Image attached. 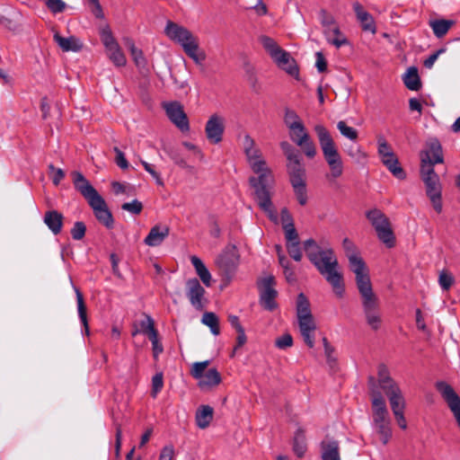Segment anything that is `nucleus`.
Segmentation results:
<instances>
[{
  "label": "nucleus",
  "instance_id": "nucleus-12",
  "mask_svg": "<svg viewBox=\"0 0 460 460\" xmlns=\"http://www.w3.org/2000/svg\"><path fill=\"white\" fill-rule=\"evenodd\" d=\"M342 244L345 254L349 260V269L356 276V284L360 283V281L370 280L367 265L359 256L358 251L353 242L345 238Z\"/></svg>",
  "mask_w": 460,
  "mask_h": 460
},
{
  "label": "nucleus",
  "instance_id": "nucleus-51",
  "mask_svg": "<svg viewBox=\"0 0 460 460\" xmlns=\"http://www.w3.org/2000/svg\"><path fill=\"white\" fill-rule=\"evenodd\" d=\"M85 233L86 226L82 221L75 222L71 229L72 238L76 241L82 240L84 237Z\"/></svg>",
  "mask_w": 460,
  "mask_h": 460
},
{
  "label": "nucleus",
  "instance_id": "nucleus-56",
  "mask_svg": "<svg viewBox=\"0 0 460 460\" xmlns=\"http://www.w3.org/2000/svg\"><path fill=\"white\" fill-rule=\"evenodd\" d=\"M121 208L134 215H138L143 209V204L137 199H134L131 202L122 204Z\"/></svg>",
  "mask_w": 460,
  "mask_h": 460
},
{
  "label": "nucleus",
  "instance_id": "nucleus-22",
  "mask_svg": "<svg viewBox=\"0 0 460 460\" xmlns=\"http://www.w3.org/2000/svg\"><path fill=\"white\" fill-rule=\"evenodd\" d=\"M125 42L127 47L130 50L134 63L137 67L139 73L144 75H147L150 73V71L147 66V60L145 58L143 51L135 46V43L132 40L126 39Z\"/></svg>",
  "mask_w": 460,
  "mask_h": 460
},
{
  "label": "nucleus",
  "instance_id": "nucleus-10",
  "mask_svg": "<svg viewBox=\"0 0 460 460\" xmlns=\"http://www.w3.org/2000/svg\"><path fill=\"white\" fill-rule=\"evenodd\" d=\"M280 148L287 158V172L290 183L305 182V169L301 163L299 152L288 141H282Z\"/></svg>",
  "mask_w": 460,
  "mask_h": 460
},
{
  "label": "nucleus",
  "instance_id": "nucleus-46",
  "mask_svg": "<svg viewBox=\"0 0 460 460\" xmlns=\"http://www.w3.org/2000/svg\"><path fill=\"white\" fill-rule=\"evenodd\" d=\"M337 128L340 130L341 134L352 141H355L358 139V131L352 127H349L346 124L345 121L341 120L337 123Z\"/></svg>",
  "mask_w": 460,
  "mask_h": 460
},
{
  "label": "nucleus",
  "instance_id": "nucleus-37",
  "mask_svg": "<svg viewBox=\"0 0 460 460\" xmlns=\"http://www.w3.org/2000/svg\"><path fill=\"white\" fill-rule=\"evenodd\" d=\"M106 49L108 52L109 58L113 62L115 66H124L126 65V57L121 51L119 44H116L114 47H110Z\"/></svg>",
  "mask_w": 460,
  "mask_h": 460
},
{
  "label": "nucleus",
  "instance_id": "nucleus-61",
  "mask_svg": "<svg viewBox=\"0 0 460 460\" xmlns=\"http://www.w3.org/2000/svg\"><path fill=\"white\" fill-rule=\"evenodd\" d=\"M114 152L116 153L115 162L119 167L125 170L128 168V163L125 157V155L122 151H120L118 147H114Z\"/></svg>",
  "mask_w": 460,
  "mask_h": 460
},
{
  "label": "nucleus",
  "instance_id": "nucleus-13",
  "mask_svg": "<svg viewBox=\"0 0 460 460\" xmlns=\"http://www.w3.org/2000/svg\"><path fill=\"white\" fill-rule=\"evenodd\" d=\"M367 385L372 398L374 425L389 420V413L385 400L383 397L381 391H379L376 386V378L372 376H369Z\"/></svg>",
  "mask_w": 460,
  "mask_h": 460
},
{
  "label": "nucleus",
  "instance_id": "nucleus-27",
  "mask_svg": "<svg viewBox=\"0 0 460 460\" xmlns=\"http://www.w3.org/2000/svg\"><path fill=\"white\" fill-rule=\"evenodd\" d=\"M54 40L58 43L63 51H74L77 52L83 49V43L75 36L65 38L60 36L58 33L54 34Z\"/></svg>",
  "mask_w": 460,
  "mask_h": 460
},
{
  "label": "nucleus",
  "instance_id": "nucleus-58",
  "mask_svg": "<svg viewBox=\"0 0 460 460\" xmlns=\"http://www.w3.org/2000/svg\"><path fill=\"white\" fill-rule=\"evenodd\" d=\"M275 345L280 349L290 348L293 345V338L289 333H285L276 340Z\"/></svg>",
  "mask_w": 460,
  "mask_h": 460
},
{
  "label": "nucleus",
  "instance_id": "nucleus-5",
  "mask_svg": "<svg viewBox=\"0 0 460 460\" xmlns=\"http://www.w3.org/2000/svg\"><path fill=\"white\" fill-rule=\"evenodd\" d=\"M71 177L75 189L87 200L97 220L108 229H111L114 219L103 198L82 172L74 171Z\"/></svg>",
  "mask_w": 460,
  "mask_h": 460
},
{
  "label": "nucleus",
  "instance_id": "nucleus-48",
  "mask_svg": "<svg viewBox=\"0 0 460 460\" xmlns=\"http://www.w3.org/2000/svg\"><path fill=\"white\" fill-rule=\"evenodd\" d=\"M209 360L195 362L192 364L190 374L195 379H200L204 376L206 368L209 366Z\"/></svg>",
  "mask_w": 460,
  "mask_h": 460
},
{
  "label": "nucleus",
  "instance_id": "nucleus-6",
  "mask_svg": "<svg viewBox=\"0 0 460 460\" xmlns=\"http://www.w3.org/2000/svg\"><path fill=\"white\" fill-rule=\"evenodd\" d=\"M164 33L171 40L179 44L184 53L191 58L195 64L202 65L206 60L207 55L205 51L199 48V38L186 27L168 21Z\"/></svg>",
  "mask_w": 460,
  "mask_h": 460
},
{
  "label": "nucleus",
  "instance_id": "nucleus-63",
  "mask_svg": "<svg viewBox=\"0 0 460 460\" xmlns=\"http://www.w3.org/2000/svg\"><path fill=\"white\" fill-rule=\"evenodd\" d=\"M174 454L173 446H165L162 448L158 460H172Z\"/></svg>",
  "mask_w": 460,
  "mask_h": 460
},
{
  "label": "nucleus",
  "instance_id": "nucleus-3",
  "mask_svg": "<svg viewBox=\"0 0 460 460\" xmlns=\"http://www.w3.org/2000/svg\"><path fill=\"white\" fill-rule=\"evenodd\" d=\"M304 249L309 261L332 286L334 294L340 298L343 297V275L339 270V262L333 251L321 248L312 238L304 242Z\"/></svg>",
  "mask_w": 460,
  "mask_h": 460
},
{
  "label": "nucleus",
  "instance_id": "nucleus-23",
  "mask_svg": "<svg viewBox=\"0 0 460 460\" xmlns=\"http://www.w3.org/2000/svg\"><path fill=\"white\" fill-rule=\"evenodd\" d=\"M353 10L356 13L357 19L359 21L361 24L362 30L375 33L376 28L374 19L372 15L364 9L362 4H359L358 2H355L353 4Z\"/></svg>",
  "mask_w": 460,
  "mask_h": 460
},
{
  "label": "nucleus",
  "instance_id": "nucleus-14",
  "mask_svg": "<svg viewBox=\"0 0 460 460\" xmlns=\"http://www.w3.org/2000/svg\"><path fill=\"white\" fill-rule=\"evenodd\" d=\"M239 253L234 244H228L223 252L217 258L216 263L219 268L221 274L230 280L234 274L239 264Z\"/></svg>",
  "mask_w": 460,
  "mask_h": 460
},
{
  "label": "nucleus",
  "instance_id": "nucleus-52",
  "mask_svg": "<svg viewBox=\"0 0 460 460\" xmlns=\"http://www.w3.org/2000/svg\"><path fill=\"white\" fill-rule=\"evenodd\" d=\"M332 32L335 35V38L332 40L328 39V41L334 45L337 49L349 43L347 38L341 32L338 26L333 27Z\"/></svg>",
  "mask_w": 460,
  "mask_h": 460
},
{
  "label": "nucleus",
  "instance_id": "nucleus-41",
  "mask_svg": "<svg viewBox=\"0 0 460 460\" xmlns=\"http://www.w3.org/2000/svg\"><path fill=\"white\" fill-rule=\"evenodd\" d=\"M260 42L265 49V50L270 54L271 58L275 57L277 52L280 51L282 49L279 47L277 42L270 37L262 35L260 37Z\"/></svg>",
  "mask_w": 460,
  "mask_h": 460
},
{
  "label": "nucleus",
  "instance_id": "nucleus-31",
  "mask_svg": "<svg viewBox=\"0 0 460 460\" xmlns=\"http://www.w3.org/2000/svg\"><path fill=\"white\" fill-rule=\"evenodd\" d=\"M191 264L193 265L196 273L199 277L200 280L206 287L211 286V274L203 263V261L197 257L196 255H193L190 257Z\"/></svg>",
  "mask_w": 460,
  "mask_h": 460
},
{
  "label": "nucleus",
  "instance_id": "nucleus-20",
  "mask_svg": "<svg viewBox=\"0 0 460 460\" xmlns=\"http://www.w3.org/2000/svg\"><path fill=\"white\" fill-rule=\"evenodd\" d=\"M298 320L299 329L305 344L310 348L314 346V331L316 324L314 323L313 315L307 317H300Z\"/></svg>",
  "mask_w": 460,
  "mask_h": 460
},
{
  "label": "nucleus",
  "instance_id": "nucleus-19",
  "mask_svg": "<svg viewBox=\"0 0 460 460\" xmlns=\"http://www.w3.org/2000/svg\"><path fill=\"white\" fill-rule=\"evenodd\" d=\"M186 295L190 300V305L198 310H202L204 307L202 298L206 291L200 285L199 279L196 278L188 279L186 282Z\"/></svg>",
  "mask_w": 460,
  "mask_h": 460
},
{
  "label": "nucleus",
  "instance_id": "nucleus-15",
  "mask_svg": "<svg viewBox=\"0 0 460 460\" xmlns=\"http://www.w3.org/2000/svg\"><path fill=\"white\" fill-rule=\"evenodd\" d=\"M425 146L420 154V168H434L435 164L444 163L443 148L438 138H429Z\"/></svg>",
  "mask_w": 460,
  "mask_h": 460
},
{
  "label": "nucleus",
  "instance_id": "nucleus-17",
  "mask_svg": "<svg viewBox=\"0 0 460 460\" xmlns=\"http://www.w3.org/2000/svg\"><path fill=\"white\" fill-rule=\"evenodd\" d=\"M166 115L170 120L182 132L189 131L190 125L182 105L178 102H172L164 105Z\"/></svg>",
  "mask_w": 460,
  "mask_h": 460
},
{
  "label": "nucleus",
  "instance_id": "nucleus-2",
  "mask_svg": "<svg viewBox=\"0 0 460 460\" xmlns=\"http://www.w3.org/2000/svg\"><path fill=\"white\" fill-rule=\"evenodd\" d=\"M304 249L309 261L332 286L334 294L340 298L343 297V275L339 270V262L333 251L321 248L312 238L304 242Z\"/></svg>",
  "mask_w": 460,
  "mask_h": 460
},
{
  "label": "nucleus",
  "instance_id": "nucleus-42",
  "mask_svg": "<svg viewBox=\"0 0 460 460\" xmlns=\"http://www.w3.org/2000/svg\"><path fill=\"white\" fill-rule=\"evenodd\" d=\"M294 190L295 196L301 206H305L307 204L308 197L306 190V183H294L291 184Z\"/></svg>",
  "mask_w": 460,
  "mask_h": 460
},
{
  "label": "nucleus",
  "instance_id": "nucleus-9",
  "mask_svg": "<svg viewBox=\"0 0 460 460\" xmlns=\"http://www.w3.org/2000/svg\"><path fill=\"white\" fill-rule=\"evenodd\" d=\"M366 217L376 230L378 239L387 248H393L395 245V236L390 220L385 213L378 208H373L367 211Z\"/></svg>",
  "mask_w": 460,
  "mask_h": 460
},
{
  "label": "nucleus",
  "instance_id": "nucleus-7",
  "mask_svg": "<svg viewBox=\"0 0 460 460\" xmlns=\"http://www.w3.org/2000/svg\"><path fill=\"white\" fill-rule=\"evenodd\" d=\"M314 131L318 137L323 157L330 168V173L326 175V178H340L343 173V162L330 132L321 124L314 126Z\"/></svg>",
  "mask_w": 460,
  "mask_h": 460
},
{
  "label": "nucleus",
  "instance_id": "nucleus-57",
  "mask_svg": "<svg viewBox=\"0 0 460 460\" xmlns=\"http://www.w3.org/2000/svg\"><path fill=\"white\" fill-rule=\"evenodd\" d=\"M164 386V377L162 373L155 374L152 378L151 394L155 398Z\"/></svg>",
  "mask_w": 460,
  "mask_h": 460
},
{
  "label": "nucleus",
  "instance_id": "nucleus-32",
  "mask_svg": "<svg viewBox=\"0 0 460 460\" xmlns=\"http://www.w3.org/2000/svg\"><path fill=\"white\" fill-rule=\"evenodd\" d=\"M221 376L216 368L208 369L199 379V386L202 389L211 388L221 383Z\"/></svg>",
  "mask_w": 460,
  "mask_h": 460
},
{
  "label": "nucleus",
  "instance_id": "nucleus-64",
  "mask_svg": "<svg viewBox=\"0 0 460 460\" xmlns=\"http://www.w3.org/2000/svg\"><path fill=\"white\" fill-rule=\"evenodd\" d=\"M378 153H379L382 160L385 158L386 154H387V155L394 154L392 151L388 143L385 139L378 141Z\"/></svg>",
  "mask_w": 460,
  "mask_h": 460
},
{
  "label": "nucleus",
  "instance_id": "nucleus-30",
  "mask_svg": "<svg viewBox=\"0 0 460 460\" xmlns=\"http://www.w3.org/2000/svg\"><path fill=\"white\" fill-rule=\"evenodd\" d=\"M214 410L209 405H201L196 412V423L199 429H206L213 420Z\"/></svg>",
  "mask_w": 460,
  "mask_h": 460
},
{
  "label": "nucleus",
  "instance_id": "nucleus-21",
  "mask_svg": "<svg viewBox=\"0 0 460 460\" xmlns=\"http://www.w3.org/2000/svg\"><path fill=\"white\" fill-rule=\"evenodd\" d=\"M272 59L276 62L279 67L285 70L288 75H298V67L295 59L286 50L281 49L280 51L277 52Z\"/></svg>",
  "mask_w": 460,
  "mask_h": 460
},
{
  "label": "nucleus",
  "instance_id": "nucleus-25",
  "mask_svg": "<svg viewBox=\"0 0 460 460\" xmlns=\"http://www.w3.org/2000/svg\"><path fill=\"white\" fill-rule=\"evenodd\" d=\"M64 217L58 210H48L45 212L43 222L49 229L55 234H60L63 227Z\"/></svg>",
  "mask_w": 460,
  "mask_h": 460
},
{
  "label": "nucleus",
  "instance_id": "nucleus-33",
  "mask_svg": "<svg viewBox=\"0 0 460 460\" xmlns=\"http://www.w3.org/2000/svg\"><path fill=\"white\" fill-rule=\"evenodd\" d=\"M403 83L405 86L411 91H419L420 89L421 82L418 74L417 67L411 66L407 69L403 76Z\"/></svg>",
  "mask_w": 460,
  "mask_h": 460
},
{
  "label": "nucleus",
  "instance_id": "nucleus-54",
  "mask_svg": "<svg viewBox=\"0 0 460 460\" xmlns=\"http://www.w3.org/2000/svg\"><path fill=\"white\" fill-rule=\"evenodd\" d=\"M287 250L292 259H294L296 261H301L303 254L299 242L287 243Z\"/></svg>",
  "mask_w": 460,
  "mask_h": 460
},
{
  "label": "nucleus",
  "instance_id": "nucleus-60",
  "mask_svg": "<svg viewBox=\"0 0 460 460\" xmlns=\"http://www.w3.org/2000/svg\"><path fill=\"white\" fill-rule=\"evenodd\" d=\"M46 5L53 13H62L66 8V4L62 0H48Z\"/></svg>",
  "mask_w": 460,
  "mask_h": 460
},
{
  "label": "nucleus",
  "instance_id": "nucleus-28",
  "mask_svg": "<svg viewBox=\"0 0 460 460\" xmlns=\"http://www.w3.org/2000/svg\"><path fill=\"white\" fill-rule=\"evenodd\" d=\"M455 23V21L447 19H434L429 22V27L438 39L445 37Z\"/></svg>",
  "mask_w": 460,
  "mask_h": 460
},
{
  "label": "nucleus",
  "instance_id": "nucleus-62",
  "mask_svg": "<svg viewBox=\"0 0 460 460\" xmlns=\"http://www.w3.org/2000/svg\"><path fill=\"white\" fill-rule=\"evenodd\" d=\"M88 2L92 5L93 14L98 19H103L104 13L99 0H88Z\"/></svg>",
  "mask_w": 460,
  "mask_h": 460
},
{
  "label": "nucleus",
  "instance_id": "nucleus-11",
  "mask_svg": "<svg viewBox=\"0 0 460 460\" xmlns=\"http://www.w3.org/2000/svg\"><path fill=\"white\" fill-rule=\"evenodd\" d=\"M420 178L426 188V194L429 197L433 208L437 213L442 212V185L438 175L434 168H420Z\"/></svg>",
  "mask_w": 460,
  "mask_h": 460
},
{
  "label": "nucleus",
  "instance_id": "nucleus-24",
  "mask_svg": "<svg viewBox=\"0 0 460 460\" xmlns=\"http://www.w3.org/2000/svg\"><path fill=\"white\" fill-rule=\"evenodd\" d=\"M322 460H341L339 442L326 438L321 443Z\"/></svg>",
  "mask_w": 460,
  "mask_h": 460
},
{
  "label": "nucleus",
  "instance_id": "nucleus-1",
  "mask_svg": "<svg viewBox=\"0 0 460 460\" xmlns=\"http://www.w3.org/2000/svg\"><path fill=\"white\" fill-rule=\"evenodd\" d=\"M243 152L252 172L258 176H252L249 183L254 190V198L261 210L274 222L278 220L276 209L271 202V189L274 184V176L261 156V150L256 146L255 141L246 134L243 141Z\"/></svg>",
  "mask_w": 460,
  "mask_h": 460
},
{
  "label": "nucleus",
  "instance_id": "nucleus-45",
  "mask_svg": "<svg viewBox=\"0 0 460 460\" xmlns=\"http://www.w3.org/2000/svg\"><path fill=\"white\" fill-rule=\"evenodd\" d=\"M165 152L170 156V158L174 162L175 164L179 165L181 168L184 169H192L193 167L189 165L181 154V152L174 148H166Z\"/></svg>",
  "mask_w": 460,
  "mask_h": 460
},
{
  "label": "nucleus",
  "instance_id": "nucleus-40",
  "mask_svg": "<svg viewBox=\"0 0 460 460\" xmlns=\"http://www.w3.org/2000/svg\"><path fill=\"white\" fill-rule=\"evenodd\" d=\"M296 314L297 319L303 316L307 317L312 315L310 303L303 293L297 296Z\"/></svg>",
  "mask_w": 460,
  "mask_h": 460
},
{
  "label": "nucleus",
  "instance_id": "nucleus-59",
  "mask_svg": "<svg viewBox=\"0 0 460 460\" xmlns=\"http://www.w3.org/2000/svg\"><path fill=\"white\" fill-rule=\"evenodd\" d=\"M141 164L144 166L145 170L149 172L152 177L155 180V182L160 185L164 186V181L161 177V175L154 169V165L148 164L147 162L144 160H140Z\"/></svg>",
  "mask_w": 460,
  "mask_h": 460
},
{
  "label": "nucleus",
  "instance_id": "nucleus-53",
  "mask_svg": "<svg viewBox=\"0 0 460 460\" xmlns=\"http://www.w3.org/2000/svg\"><path fill=\"white\" fill-rule=\"evenodd\" d=\"M438 283L443 290H448L455 283L453 275L447 271H441L438 277Z\"/></svg>",
  "mask_w": 460,
  "mask_h": 460
},
{
  "label": "nucleus",
  "instance_id": "nucleus-4",
  "mask_svg": "<svg viewBox=\"0 0 460 460\" xmlns=\"http://www.w3.org/2000/svg\"><path fill=\"white\" fill-rule=\"evenodd\" d=\"M304 249L309 261L332 286L334 294L340 298L343 297V275L339 270V262L333 251L321 248L312 238L304 242Z\"/></svg>",
  "mask_w": 460,
  "mask_h": 460
},
{
  "label": "nucleus",
  "instance_id": "nucleus-35",
  "mask_svg": "<svg viewBox=\"0 0 460 460\" xmlns=\"http://www.w3.org/2000/svg\"><path fill=\"white\" fill-rule=\"evenodd\" d=\"M296 145L301 147L305 155L309 157L313 158L316 155V147L314 143V141L311 139L309 135H304L303 137H300L296 141Z\"/></svg>",
  "mask_w": 460,
  "mask_h": 460
},
{
  "label": "nucleus",
  "instance_id": "nucleus-47",
  "mask_svg": "<svg viewBox=\"0 0 460 460\" xmlns=\"http://www.w3.org/2000/svg\"><path fill=\"white\" fill-rule=\"evenodd\" d=\"M376 384L378 390L380 391V389H382L385 393L386 395H389V394H393L394 392H399V390H400L399 386L397 385V384L394 381V379L392 377L389 379H385L384 382L380 381L377 383L376 381Z\"/></svg>",
  "mask_w": 460,
  "mask_h": 460
},
{
  "label": "nucleus",
  "instance_id": "nucleus-43",
  "mask_svg": "<svg viewBox=\"0 0 460 460\" xmlns=\"http://www.w3.org/2000/svg\"><path fill=\"white\" fill-rule=\"evenodd\" d=\"M293 450L297 457L304 456L305 451H306V444L305 441V436L302 431H297L295 438H294V445H293Z\"/></svg>",
  "mask_w": 460,
  "mask_h": 460
},
{
  "label": "nucleus",
  "instance_id": "nucleus-38",
  "mask_svg": "<svg viewBox=\"0 0 460 460\" xmlns=\"http://www.w3.org/2000/svg\"><path fill=\"white\" fill-rule=\"evenodd\" d=\"M387 396L390 402L393 413L404 411L405 401L402 394L401 389L399 390V392H394L393 394Z\"/></svg>",
  "mask_w": 460,
  "mask_h": 460
},
{
  "label": "nucleus",
  "instance_id": "nucleus-49",
  "mask_svg": "<svg viewBox=\"0 0 460 460\" xmlns=\"http://www.w3.org/2000/svg\"><path fill=\"white\" fill-rule=\"evenodd\" d=\"M320 19L322 25L325 28L324 33L327 34L329 31H332L333 28H332V26H335L334 17L325 10H322L320 13Z\"/></svg>",
  "mask_w": 460,
  "mask_h": 460
},
{
  "label": "nucleus",
  "instance_id": "nucleus-44",
  "mask_svg": "<svg viewBox=\"0 0 460 460\" xmlns=\"http://www.w3.org/2000/svg\"><path fill=\"white\" fill-rule=\"evenodd\" d=\"M375 426L376 432L380 436V439L384 445H386L392 436V430L390 428V420L383 423H377Z\"/></svg>",
  "mask_w": 460,
  "mask_h": 460
},
{
  "label": "nucleus",
  "instance_id": "nucleus-55",
  "mask_svg": "<svg viewBox=\"0 0 460 460\" xmlns=\"http://www.w3.org/2000/svg\"><path fill=\"white\" fill-rule=\"evenodd\" d=\"M285 231V237L287 240V243H290L293 242H299L298 234L295 228L294 223L286 224L283 227Z\"/></svg>",
  "mask_w": 460,
  "mask_h": 460
},
{
  "label": "nucleus",
  "instance_id": "nucleus-16",
  "mask_svg": "<svg viewBox=\"0 0 460 460\" xmlns=\"http://www.w3.org/2000/svg\"><path fill=\"white\" fill-rule=\"evenodd\" d=\"M261 285L262 289L260 297L261 305L264 309L273 311L278 306V304L275 301L278 296V292L274 288V286L276 285L275 278L272 275L263 278Z\"/></svg>",
  "mask_w": 460,
  "mask_h": 460
},
{
  "label": "nucleus",
  "instance_id": "nucleus-34",
  "mask_svg": "<svg viewBox=\"0 0 460 460\" xmlns=\"http://www.w3.org/2000/svg\"><path fill=\"white\" fill-rule=\"evenodd\" d=\"M75 296H76V302H77V310H78V315L79 318L84 327L85 333L89 335V326H88V320H87V309L84 303V296L79 288H74Z\"/></svg>",
  "mask_w": 460,
  "mask_h": 460
},
{
  "label": "nucleus",
  "instance_id": "nucleus-39",
  "mask_svg": "<svg viewBox=\"0 0 460 460\" xmlns=\"http://www.w3.org/2000/svg\"><path fill=\"white\" fill-rule=\"evenodd\" d=\"M201 322L210 328V331L214 335L217 336L220 333L219 320L215 313L206 312L202 315Z\"/></svg>",
  "mask_w": 460,
  "mask_h": 460
},
{
  "label": "nucleus",
  "instance_id": "nucleus-29",
  "mask_svg": "<svg viewBox=\"0 0 460 460\" xmlns=\"http://www.w3.org/2000/svg\"><path fill=\"white\" fill-rule=\"evenodd\" d=\"M382 163L391 172V173L399 180H404L406 173L402 167L400 165L399 160L395 154L385 155V158L382 160Z\"/></svg>",
  "mask_w": 460,
  "mask_h": 460
},
{
  "label": "nucleus",
  "instance_id": "nucleus-50",
  "mask_svg": "<svg viewBox=\"0 0 460 460\" xmlns=\"http://www.w3.org/2000/svg\"><path fill=\"white\" fill-rule=\"evenodd\" d=\"M101 38H102V41L106 49L112 47V46L114 47L116 44H118V42L114 39L112 32H111V29L109 28V26H106L102 29Z\"/></svg>",
  "mask_w": 460,
  "mask_h": 460
},
{
  "label": "nucleus",
  "instance_id": "nucleus-8",
  "mask_svg": "<svg viewBox=\"0 0 460 460\" xmlns=\"http://www.w3.org/2000/svg\"><path fill=\"white\" fill-rule=\"evenodd\" d=\"M357 288L361 296L367 323L372 330H379L382 324L379 299L372 288L371 281H360Z\"/></svg>",
  "mask_w": 460,
  "mask_h": 460
},
{
  "label": "nucleus",
  "instance_id": "nucleus-26",
  "mask_svg": "<svg viewBox=\"0 0 460 460\" xmlns=\"http://www.w3.org/2000/svg\"><path fill=\"white\" fill-rule=\"evenodd\" d=\"M169 233L170 229L168 226L161 227L160 226H155L150 229L144 243L148 246H158L169 235Z\"/></svg>",
  "mask_w": 460,
  "mask_h": 460
},
{
  "label": "nucleus",
  "instance_id": "nucleus-36",
  "mask_svg": "<svg viewBox=\"0 0 460 460\" xmlns=\"http://www.w3.org/2000/svg\"><path fill=\"white\" fill-rule=\"evenodd\" d=\"M284 122L289 129L303 128V122L297 113L290 109L285 110Z\"/></svg>",
  "mask_w": 460,
  "mask_h": 460
},
{
  "label": "nucleus",
  "instance_id": "nucleus-18",
  "mask_svg": "<svg viewBox=\"0 0 460 460\" xmlns=\"http://www.w3.org/2000/svg\"><path fill=\"white\" fill-rule=\"evenodd\" d=\"M225 119L223 117L213 114L206 123L205 132L207 138L212 144H218L223 139Z\"/></svg>",
  "mask_w": 460,
  "mask_h": 460
}]
</instances>
